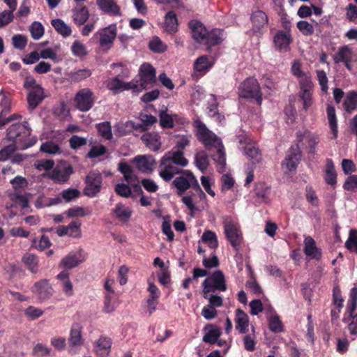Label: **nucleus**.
<instances>
[{"label": "nucleus", "mask_w": 357, "mask_h": 357, "mask_svg": "<svg viewBox=\"0 0 357 357\" xmlns=\"http://www.w3.org/2000/svg\"><path fill=\"white\" fill-rule=\"evenodd\" d=\"M30 32L34 40H38L43 36L44 29L41 23L34 22L30 26Z\"/></svg>", "instance_id": "nucleus-55"}, {"label": "nucleus", "mask_w": 357, "mask_h": 357, "mask_svg": "<svg viewBox=\"0 0 357 357\" xmlns=\"http://www.w3.org/2000/svg\"><path fill=\"white\" fill-rule=\"evenodd\" d=\"M269 329L274 333H280L283 331V324L278 315H274L268 319Z\"/></svg>", "instance_id": "nucleus-50"}, {"label": "nucleus", "mask_w": 357, "mask_h": 357, "mask_svg": "<svg viewBox=\"0 0 357 357\" xmlns=\"http://www.w3.org/2000/svg\"><path fill=\"white\" fill-rule=\"evenodd\" d=\"M149 46L152 51L158 53L164 52L167 50V46L157 36L153 38Z\"/></svg>", "instance_id": "nucleus-53"}, {"label": "nucleus", "mask_w": 357, "mask_h": 357, "mask_svg": "<svg viewBox=\"0 0 357 357\" xmlns=\"http://www.w3.org/2000/svg\"><path fill=\"white\" fill-rule=\"evenodd\" d=\"M86 185L84 194L89 197H95L101 189L102 176L100 173L90 172L86 177Z\"/></svg>", "instance_id": "nucleus-8"}, {"label": "nucleus", "mask_w": 357, "mask_h": 357, "mask_svg": "<svg viewBox=\"0 0 357 357\" xmlns=\"http://www.w3.org/2000/svg\"><path fill=\"white\" fill-rule=\"evenodd\" d=\"M81 222L79 220L72 221L68 225V236L73 238H79L81 236Z\"/></svg>", "instance_id": "nucleus-52"}, {"label": "nucleus", "mask_w": 357, "mask_h": 357, "mask_svg": "<svg viewBox=\"0 0 357 357\" xmlns=\"http://www.w3.org/2000/svg\"><path fill=\"white\" fill-rule=\"evenodd\" d=\"M239 95L244 98L255 99L258 105L262 102L261 92L258 81L252 77L244 80L239 86Z\"/></svg>", "instance_id": "nucleus-5"}, {"label": "nucleus", "mask_w": 357, "mask_h": 357, "mask_svg": "<svg viewBox=\"0 0 357 357\" xmlns=\"http://www.w3.org/2000/svg\"><path fill=\"white\" fill-rule=\"evenodd\" d=\"M134 163L142 172H151L156 164L154 158H134Z\"/></svg>", "instance_id": "nucleus-23"}, {"label": "nucleus", "mask_w": 357, "mask_h": 357, "mask_svg": "<svg viewBox=\"0 0 357 357\" xmlns=\"http://www.w3.org/2000/svg\"><path fill=\"white\" fill-rule=\"evenodd\" d=\"M45 98L44 89L41 87H36L29 91L27 102L29 109H34Z\"/></svg>", "instance_id": "nucleus-16"}, {"label": "nucleus", "mask_w": 357, "mask_h": 357, "mask_svg": "<svg viewBox=\"0 0 357 357\" xmlns=\"http://www.w3.org/2000/svg\"><path fill=\"white\" fill-rule=\"evenodd\" d=\"M173 184L178 190V195H181L184 192H185L187 190H188L190 186L191 183L190 181V178H186L183 176H178L176 177L173 181Z\"/></svg>", "instance_id": "nucleus-42"}, {"label": "nucleus", "mask_w": 357, "mask_h": 357, "mask_svg": "<svg viewBox=\"0 0 357 357\" xmlns=\"http://www.w3.org/2000/svg\"><path fill=\"white\" fill-rule=\"evenodd\" d=\"M298 100L301 102L303 109L307 111L313 104L312 91H300Z\"/></svg>", "instance_id": "nucleus-45"}, {"label": "nucleus", "mask_w": 357, "mask_h": 357, "mask_svg": "<svg viewBox=\"0 0 357 357\" xmlns=\"http://www.w3.org/2000/svg\"><path fill=\"white\" fill-rule=\"evenodd\" d=\"M208 330L203 337V341L206 343L213 344L216 343L222 333L218 327L213 325H208L206 328Z\"/></svg>", "instance_id": "nucleus-30"}, {"label": "nucleus", "mask_w": 357, "mask_h": 357, "mask_svg": "<svg viewBox=\"0 0 357 357\" xmlns=\"http://www.w3.org/2000/svg\"><path fill=\"white\" fill-rule=\"evenodd\" d=\"M299 78L300 91H312V82L311 81V77L308 75L304 74Z\"/></svg>", "instance_id": "nucleus-60"}, {"label": "nucleus", "mask_w": 357, "mask_h": 357, "mask_svg": "<svg viewBox=\"0 0 357 357\" xmlns=\"http://www.w3.org/2000/svg\"><path fill=\"white\" fill-rule=\"evenodd\" d=\"M236 329L238 330L240 333H245L248 330L249 317L248 314L241 309L238 308L236 312Z\"/></svg>", "instance_id": "nucleus-19"}, {"label": "nucleus", "mask_w": 357, "mask_h": 357, "mask_svg": "<svg viewBox=\"0 0 357 357\" xmlns=\"http://www.w3.org/2000/svg\"><path fill=\"white\" fill-rule=\"evenodd\" d=\"M251 20L255 31H258L267 24L268 17L264 12L257 10L252 13Z\"/></svg>", "instance_id": "nucleus-27"}, {"label": "nucleus", "mask_w": 357, "mask_h": 357, "mask_svg": "<svg viewBox=\"0 0 357 357\" xmlns=\"http://www.w3.org/2000/svg\"><path fill=\"white\" fill-rule=\"evenodd\" d=\"M195 70L199 72H203L208 69L209 63L206 56H202L199 57L194 63Z\"/></svg>", "instance_id": "nucleus-62"}, {"label": "nucleus", "mask_w": 357, "mask_h": 357, "mask_svg": "<svg viewBox=\"0 0 357 357\" xmlns=\"http://www.w3.org/2000/svg\"><path fill=\"white\" fill-rule=\"evenodd\" d=\"M31 291L40 301L50 299L54 294V289L47 279L36 282L31 287Z\"/></svg>", "instance_id": "nucleus-10"}, {"label": "nucleus", "mask_w": 357, "mask_h": 357, "mask_svg": "<svg viewBox=\"0 0 357 357\" xmlns=\"http://www.w3.org/2000/svg\"><path fill=\"white\" fill-rule=\"evenodd\" d=\"M240 149L246 156H255L260 153L259 149L257 144L254 142H250L248 143L242 144L241 142Z\"/></svg>", "instance_id": "nucleus-43"}, {"label": "nucleus", "mask_w": 357, "mask_h": 357, "mask_svg": "<svg viewBox=\"0 0 357 357\" xmlns=\"http://www.w3.org/2000/svg\"><path fill=\"white\" fill-rule=\"evenodd\" d=\"M344 299L342 296L341 289L339 286H335L333 289V303L339 312L343 307Z\"/></svg>", "instance_id": "nucleus-49"}, {"label": "nucleus", "mask_w": 357, "mask_h": 357, "mask_svg": "<svg viewBox=\"0 0 357 357\" xmlns=\"http://www.w3.org/2000/svg\"><path fill=\"white\" fill-rule=\"evenodd\" d=\"M119 170L128 183H130L133 180L132 168L130 165L125 162H121L119 165Z\"/></svg>", "instance_id": "nucleus-47"}, {"label": "nucleus", "mask_w": 357, "mask_h": 357, "mask_svg": "<svg viewBox=\"0 0 357 357\" xmlns=\"http://www.w3.org/2000/svg\"><path fill=\"white\" fill-rule=\"evenodd\" d=\"M51 24L55 30L63 36L66 37L71 34L72 30L70 26L66 24L62 20H52Z\"/></svg>", "instance_id": "nucleus-37"}, {"label": "nucleus", "mask_w": 357, "mask_h": 357, "mask_svg": "<svg viewBox=\"0 0 357 357\" xmlns=\"http://www.w3.org/2000/svg\"><path fill=\"white\" fill-rule=\"evenodd\" d=\"M99 135L105 139L112 138V126L109 122L105 121L96 125Z\"/></svg>", "instance_id": "nucleus-44"}, {"label": "nucleus", "mask_w": 357, "mask_h": 357, "mask_svg": "<svg viewBox=\"0 0 357 357\" xmlns=\"http://www.w3.org/2000/svg\"><path fill=\"white\" fill-rule=\"evenodd\" d=\"M343 107L349 114H351L357 108V91H350L347 93L343 102Z\"/></svg>", "instance_id": "nucleus-31"}, {"label": "nucleus", "mask_w": 357, "mask_h": 357, "mask_svg": "<svg viewBox=\"0 0 357 357\" xmlns=\"http://www.w3.org/2000/svg\"><path fill=\"white\" fill-rule=\"evenodd\" d=\"M324 178L328 185L333 188H335L337 185V172L331 159H327L326 160Z\"/></svg>", "instance_id": "nucleus-20"}, {"label": "nucleus", "mask_w": 357, "mask_h": 357, "mask_svg": "<svg viewBox=\"0 0 357 357\" xmlns=\"http://www.w3.org/2000/svg\"><path fill=\"white\" fill-rule=\"evenodd\" d=\"M81 262L77 254L70 252L61 259L59 266L66 269H71L77 266Z\"/></svg>", "instance_id": "nucleus-33"}, {"label": "nucleus", "mask_w": 357, "mask_h": 357, "mask_svg": "<svg viewBox=\"0 0 357 357\" xmlns=\"http://www.w3.org/2000/svg\"><path fill=\"white\" fill-rule=\"evenodd\" d=\"M194 126L196 128V136L198 140L208 151L218 156H225V147L220 137L199 120L194 122Z\"/></svg>", "instance_id": "nucleus-1"}, {"label": "nucleus", "mask_w": 357, "mask_h": 357, "mask_svg": "<svg viewBox=\"0 0 357 357\" xmlns=\"http://www.w3.org/2000/svg\"><path fill=\"white\" fill-rule=\"evenodd\" d=\"M223 227L227 239L234 250H238L243 240L242 232L238 225L228 216L223 221Z\"/></svg>", "instance_id": "nucleus-4"}, {"label": "nucleus", "mask_w": 357, "mask_h": 357, "mask_svg": "<svg viewBox=\"0 0 357 357\" xmlns=\"http://www.w3.org/2000/svg\"><path fill=\"white\" fill-rule=\"evenodd\" d=\"M107 87L114 93L136 88L137 85L132 82H124L119 79V77H114L108 81Z\"/></svg>", "instance_id": "nucleus-17"}, {"label": "nucleus", "mask_w": 357, "mask_h": 357, "mask_svg": "<svg viewBox=\"0 0 357 357\" xmlns=\"http://www.w3.org/2000/svg\"><path fill=\"white\" fill-rule=\"evenodd\" d=\"M299 144L291 147L292 151L289 156L314 154L315 145L317 139L310 132H306L303 135H298Z\"/></svg>", "instance_id": "nucleus-3"}, {"label": "nucleus", "mask_w": 357, "mask_h": 357, "mask_svg": "<svg viewBox=\"0 0 357 357\" xmlns=\"http://www.w3.org/2000/svg\"><path fill=\"white\" fill-rule=\"evenodd\" d=\"M178 21L176 15L174 11H169L165 17V29L169 33L177 31Z\"/></svg>", "instance_id": "nucleus-32"}, {"label": "nucleus", "mask_w": 357, "mask_h": 357, "mask_svg": "<svg viewBox=\"0 0 357 357\" xmlns=\"http://www.w3.org/2000/svg\"><path fill=\"white\" fill-rule=\"evenodd\" d=\"M297 27L305 36H311L314 33V27L312 24L307 21H299L297 23Z\"/></svg>", "instance_id": "nucleus-61"}, {"label": "nucleus", "mask_w": 357, "mask_h": 357, "mask_svg": "<svg viewBox=\"0 0 357 357\" xmlns=\"http://www.w3.org/2000/svg\"><path fill=\"white\" fill-rule=\"evenodd\" d=\"M301 158H285L282 162V169L285 174L295 172L300 162Z\"/></svg>", "instance_id": "nucleus-41"}, {"label": "nucleus", "mask_w": 357, "mask_h": 357, "mask_svg": "<svg viewBox=\"0 0 357 357\" xmlns=\"http://www.w3.org/2000/svg\"><path fill=\"white\" fill-rule=\"evenodd\" d=\"M70 148L77 150L82 146L86 145L87 139L76 135H73L68 140Z\"/></svg>", "instance_id": "nucleus-51"}, {"label": "nucleus", "mask_w": 357, "mask_h": 357, "mask_svg": "<svg viewBox=\"0 0 357 357\" xmlns=\"http://www.w3.org/2000/svg\"><path fill=\"white\" fill-rule=\"evenodd\" d=\"M343 188L351 192L357 190V174L349 175L343 184Z\"/></svg>", "instance_id": "nucleus-57"}, {"label": "nucleus", "mask_w": 357, "mask_h": 357, "mask_svg": "<svg viewBox=\"0 0 357 357\" xmlns=\"http://www.w3.org/2000/svg\"><path fill=\"white\" fill-rule=\"evenodd\" d=\"M82 326L78 323L73 324L70 331L69 342L71 346H79L83 344Z\"/></svg>", "instance_id": "nucleus-26"}, {"label": "nucleus", "mask_w": 357, "mask_h": 357, "mask_svg": "<svg viewBox=\"0 0 357 357\" xmlns=\"http://www.w3.org/2000/svg\"><path fill=\"white\" fill-rule=\"evenodd\" d=\"M204 297L208 298V294L215 290L225 291L227 289L225 275L222 271H216L202 282Z\"/></svg>", "instance_id": "nucleus-6"}, {"label": "nucleus", "mask_w": 357, "mask_h": 357, "mask_svg": "<svg viewBox=\"0 0 357 357\" xmlns=\"http://www.w3.org/2000/svg\"><path fill=\"white\" fill-rule=\"evenodd\" d=\"M61 197L66 202H69L75 199L80 195V192L75 188H68L61 192Z\"/></svg>", "instance_id": "nucleus-58"}, {"label": "nucleus", "mask_w": 357, "mask_h": 357, "mask_svg": "<svg viewBox=\"0 0 357 357\" xmlns=\"http://www.w3.org/2000/svg\"><path fill=\"white\" fill-rule=\"evenodd\" d=\"M116 193L122 197H129L131 196V188L125 183H118L115 186Z\"/></svg>", "instance_id": "nucleus-63"}, {"label": "nucleus", "mask_w": 357, "mask_h": 357, "mask_svg": "<svg viewBox=\"0 0 357 357\" xmlns=\"http://www.w3.org/2000/svg\"><path fill=\"white\" fill-rule=\"evenodd\" d=\"M116 26L111 24L104 29L97 31L94 35L93 39H98L99 45L104 50H109L116 36Z\"/></svg>", "instance_id": "nucleus-7"}, {"label": "nucleus", "mask_w": 357, "mask_h": 357, "mask_svg": "<svg viewBox=\"0 0 357 357\" xmlns=\"http://www.w3.org/2000/svg\"><path fill=\"white\" fill-rule=\"evenodd\" d=\"M357 308V287H353L349 292V298L347 301V311L350 317L355 316L354 314Z\"/></svg>", "instance_id": "nucleus-39"}, {"label": "nucleus", "mask_w": 357, "mask_h": 357, "mask_svg": "<svg viewBox=\"0 0 357 357\" xmlns=\"http://www.w3.org/2000/svg\"><path fill=\"white\" fill-rule=\"evenodd\" d=\"M99 8L110 15H120L121 9L114 0H96Z\"/></svg>", "instance_id": "nucleus-18"}, {"label": "nucleus", "mask_w": 357, "mask_h": 357, "mask_svg": "<svg viewBox=\"0 0 357 357\" xmlns=\"http://www.w3.org/2000/svg\"><path fill=\"white\" fill-rule=\"evenodd\" d=\"M304 253L310 259L319 261L322 257L321 250L317 247L316 242L311 236H307L304 240Z\"/></svg>", "instance_id": "nucleus-14"}, {"label": "nucleus", "mask_w": 357, "mask_h": 357, "mask_svg": "<svg viewBox=\"0 0 357 357\" xmlns=\"http://www.w3.org/2000/svg\"><path fill=\"white\" fill-rule=\"evenodd\" d=\"M305 197L307 201L314 206L319 205V199L317 196L315 191L310 186H306Z\"/></svg>", "instance_id": "nucleus-64"}, {"label": "nucleus", "mask_w": 357, "mask_h": 357, "mask_svg": "<svg viewBox=\"0 0 357 357\" xmlns=\"http://www.w3.org/2000/svg\"><path fill=\"white\" fill-rule=\"evenodd\" d=\"M202 241L204 243H208V246L212 249H215L218 246L216 234L211 231H204L202 236Z\"/></svg>", "instance_id": "nucleus-46"}, {"label": "nucleus", "mask_w": 357, "mask_h": 357, "mask_svg": "<svg viewBox=\"0 0 357 357\" xmlns=\"http://www.w3.org/2000/svg\"><path fill=\"white\" fill-rule=\"evenodd\" d=\"M31 131L27 122L15 123L7 129L6 138L8 141L17 144L19 149L24 150L35 143L30 137Z\"/></svg>", "instance_id": "nucleus-2"}, {"label": "nucleus", "mask_w": 357, "mask_h": 357, "mask_svg": "<svg viewBox=\"0 0 357 357\" xmlns=\"http://www.w3.org/2000/svg\"><path fill=\"white\" fill-rule=\"evenodd\" d=\"M72 12L73 20L79 26L84 24L89 19V13L85 6H76Z\"/></svg>", "instance_id": "nucleus-24"}, {"label": "nucleus", "mask_w": 357, "mask_h": 357, "mask_svg": "<svg viewBox=\"0 0 357 357\" xmlns=\"http://www.w3.org/2000/svg\"><path fill=\"white\" fill-rule=\"evenodd\" d=\"M326 112L330 128L333 132L334 138H335L337 135V124L335 107L331 105H328Z\"/></svg>", "instance_id": "nucleus-38"}, {"label": "nucleus", "mask_w": 357, "mask_h": 357, "mask_svg": "<svg viewBox=\"0 0 357 357\" xmlns=\"http://www.w3.org/2000/svg\"><path fill=\"white\" fill-rule=\"evenodd\" d=\"M291 40V34L284 31H278L273 38L274 45L280 52L288 51Z\"/></svg>", "instance_id": "nucleus-15"}, {"label": "nucleus", "mask_w": 357, "mask_h": 357, "mask_svg": "<svg viewBox=\"0 0 357 357\" xmlns=\"http://www.w3.org/2000/svg\"><path fill=\"white\" fill-rule=\"evenodd\" d=\"M146 147L152 151H157L160 148L161 143L159 140V136L156 133H145L141 137Z\"/></svg>", "instance_id": "nucleus-29"}, {"label": "nucleus", "mask_w": 357, "mask_h": 357, "mask_svg": "<svg viewBox=\"0 0 357 357\" xmlns=\"http://www.w3.org/2000/svg\"><path fill=\"white\" fill-rule=\"evenodd\" d=\"M73 54L76 56H83L87 54L85 45L78 40H75L71 47Z\"/></svg>", "instance_id": "nucleus-59"}, {"label": "nucleus", "mask_w": 357, "mask_h": 357, "mask_svg": "<svg viewBox=\"0 0 357 357\" xmlns=\"http://www.w3.org/2000/svg\"><path fill=\"white\" fill-rule=\"evenodd\" d=\"M139 119L142 121V123L135 124L132 121H130V123L134 129L141 130L143 131L148 130L151 126H152L157 121V119L154 116L151 114H146L143 112H141L139 114Z\"/></svg>", "instance_id": "nucleus-22"}, {"label": "nucleus", "mask_w": 357, "mask_h": 357, "mask_svg": "<svg viewBox=\"0 0 357 357\" xmlns=\"http://www.w3.org/2000/svg\"><path fill=\"white\" fill-rule=\"evenodd\" d=\"M93 93L87 88L79 90L75 96L76 107L80 111H89L93 105Z\"/></svg>", "instance_id": "nucleus-9"}, {"label": "nucleus", "mask_w": 357, "mask_h": 357, "mask_svg": "<svg viewBox=\"0 0 357 357\" xmlns=\"http://www.w3.org/2000/svg\"><path fill=\"white\" fill-rule=\"evenodd\" d=\"M190 144V141L188 137L182 136L176 142V151L172 153V156H183V150L188 146Z\"/></svg>", "instance_id": "nucleus-48"}, {"label": "nucleus", "mask_w": 357, "mask_h": 357, "mask_svg": "<svg viewBox=\"0 0 357 357\" xmlns=\"http://www.w3.org/2000/svg\"><path fill=\"white\" fill-rule=\"evenodd\" d=\"M141 75V86L146 88L147 84H153L156 82V74L155 68L149 63H143L139 68Z\"/></svg>", "instance_id": "nucleus-12"}, {"label": "nucleus", "mask_w": 357, "mask_h": 357, "mask_svg": "<svg viewBox=\"0 0 357 357\" xmlns=\"http://www.w3.org/2000/svg\"><path fill=\"white\" fill-rule=\"evenodd\" d=\"M91 75L92 72L91 70L88 68H84L70 72L68 74V77L72 82H79L89 77Z\"/></svg>", "instance_id": "nucleus-40"}, {"label": "nucleus", "mask_w": 357, "mask_h": 357, "mask_svg": "<svg viewBox=\"0 0 357 357\" xmlns=\"http://www.w3.org/2000/svg\"><path fill=\"white\" fill-rule=\"evenodd\" d=\"M111 347V339L105 336H100L96 342V352L100 357L107 356L110 352Z\"/></svg>", "instance_id": "nucleus-25"}, {"label": "nucleus", "mask_w": 357, "mask_h": 357, "mask_svg": "<svg viewBox=\"0 0 357 357\" xmlns=\"http://www.w3.org/2000/svg\"><path fill=\"white\" fill-rule=\"evenodd\" d=\"M7 140V138L3 140L4 146L0 150V156H11L16 150H20L18 145L12 142L10 144H6Z\"/></svg>", "instance_id": "nucleus-56"}, {"label": "nucleus", "mask_w": 357, "mask_h": 357, "mask_svg": "<svg viewBox=\"0 0 357 357\" xmlns=\"http://www.w3.org/2000/svg\"><path fill=\"white\" fill-rule=\"evenodd\" d=\"M354 54L351 48L347 45L342 46L338 51L333 55V61L335 63H344L345 61H353Z\"/></svg>", "instance_id": "nucleus-21"}, {"label": "nucleus", "mask_w": 357, "mask_h": 357, "mask_svg": "<svg viewBox=\"0 0 357 357\" xmlns=\"http://www.w3.org/2000/svg\"><path fill=\"white\" fill-rule=\"evenodd\" d=\"M40 151L47 154L60 153L59 146L53 142H47L43 143L40 148Z\"/></svg>", "instance_id": "nucleus-54"}, {"label": "nucleus", "mask_w": 357, "mask_h": 357, "mask_svg": "<svg viewBox=\"0 0 357 357\" xmlns=\"http://www.w3.org/2000/svg\"><path fill=\"white\" fill-rule=\"evenodd\" d=\"M22 262L32 273H36L38 271V259L31 253H26L22 259Z\"/></svg>", "instance_id": "nucleus-34"}, {"label": "nucleus", "mask_w": 357, "mask_h": 357, "mask_svg": "<svg viewBox=\"0 0 357 357\" xmlns=\"http://www.w3.org/2000/svg\"><path fill=\"white\" fill-rule=\"evenodd\" d=\"M112 212L116 218L123 222H128L132 213V210L129 207L125 206L121 203H118L112 210Z\"/></svg>", "instance_id": "nucleus-28"}, {"label": "nucleus", "mask_w": 357, "mask_h": 357, "mask_svg": "<svg viewBox=\"0 0 357 357\" xmlns=\"http://www.w3.org/2000/svg\"><path fill=\"white\" fill-rule=\"evenodd\" d=\"M160 166L163 169L160 172V176L165 181H169L174 175L183 172L178 167L173 164L170 160L161 159Z\"/></svg>", "instance_id": "nucleus-11"}, {"label": "nucleus", "mask_w": 357, "mask_h": 357, "mask_svg": "<svg viewBox=\"0 0 357 357\" xmlns=\"http://www.w3.org/2000/svg\"><path fill=\"white\" fill-rule=\"evenodd\" d=\"M73 172V169L70 165L64 167L63 169L56 168L53 170L52 177L54 180L65 183L68 181L70 176Z\"/></svg>", "instance_id": "nucleus-35"}, {"label": "nucleus", "mask_w": 357, "mask_h": 357, "mask_svg": "<svg viewBox=\"0 0 357 357\" xmlns=\"http://www.w3.org/2000/svg\"><path fill=\"white\" fill-rule=\"evenodd\" d=\"M225 38L224 31L222 30L215 29L211 33L208 32L205 43L209 46H213L220 44Z\"/></svg>", "instance_id": "nucleus-36"}, {"label": "nucleus", "mask_w": 357, "mask_h": 357, "mask_svg": "<svg viewBox=\"0 0 357 357\" xmlns=\"http://www.w3.org/2000/svg\"><path fill=\"white\" fill-rule=\"evenodd\" d=\"M193 39L199 43H204L208 31L202 23L197 20H191L189 22Z\"/></svg>", "instance_id": "nucleus-13"}]
</instances>
